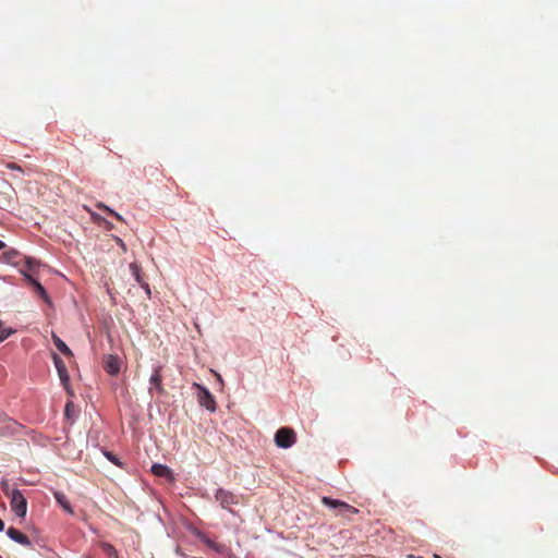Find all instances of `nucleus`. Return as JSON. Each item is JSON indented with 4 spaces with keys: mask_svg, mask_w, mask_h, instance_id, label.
I'll list each match as a JSON object with an SVG mask.
<instances>
[{
    "mask_svg": "<svg viewBox=\"0 0 558 558\" xmlns=\"http://www.w3.org/2000/svg\"><path fill=\"white\" fill-rule=\"evenodd\" d=\"M1 489L10 498L12 511L20 518H24L27 512V501L19 489H10L8 482L1 483Z\"/></svg>",
    "mask_w": 558,
    "mask_h": 558,
    "instance_id": "f257e3e1",
    "label": "nucleus"
},
{
    "mask_svg": "<svg viewBox=\"0 0 558 558\" xmlns=\"http://www.w3.org/2000/svg\"><path fill=\"white\" fill-rule=\"evenodd\" d=\"M322 502L326 507L333 509L336 515L343 517L348 520H350L353 514L359 513V509H356L355 507H353L344 501L333 499L331 497L324 496L322 498Z\"/></svg>",
    "mask_w": 558,
    "mask_h": 558,
    "instance_id": "f03ea898",
    "label": "nucleus"
},
{
    "mask_svg": "<svg viewBox=\"0 0 558 558\" xmlns=\"http://www.w3.org/2000/svg\"><path fill=\"white\" fill-rule=\"evenodd\" d=\"M275 442L279 448L288 449L296 442V434L291 427H281L275 434Z\"/></svg>",
    "mask_w": 558,
    "mask_h": 558,
    "instance_id": "7ed1b4c3",
    "label": "nucleus"
},
{
    "mask_svg": "<svg viewBox=\"0 0 558 558\" xmlns=\"http://www.w3.org/2000/svg\"><path fill=\"white\" fill-rule=\"evenodd\" d=\"M193 387L195 389H197L198 403L202 407H204L206 410H208L210 412H215L217 410V403H216L214 396L210 393V391L206 387H204L197 383H194Z\"/></svg>",
    "mask_w": 558,
    "mask_h": 558,
    "instance_id": "20e7f679",
    "label": "nucleus"
},
{
    "mask_svg": "<svg viewBox=\"0 0 558 558\" xmlns=\"http://www.w3.org/2000/svg\"><path fill=\"white\" fill-rule=\"evenodd\" d=\"M215 498L223 509L229 511H232V506L239 505V497L232 492L226 490L223 488L217 489Z\"/></svg>",
    "mask_w": 558,
    "mask_h": 558,
    "instance_id": "39448f33",
    "label": "nucleus"
},
{
    "mask_svg": "<svg viewBox=\"0 0 558 558\" xmlns=\"http://www.w3.org/2000/svg\"><path fill=\"white\" fill-rule=\"evenodd\" d=\"M162 366H157L154 368L150 377H149V385L148 392L150 396H154L156 392L158 396H161L165 393V388L162 386Z\"/></svg>",
    "mask_w": 558,
    "mask_h": 558,
    "instance_id": "423d86ee",
    "label": "nucleus"
},
{
    "mask_svg": "<svg viewBox=\"0 0 558 558\" xmlns=\"http://www.w3.org/2000/svg\"><path fill=\"white\" fill-rule=\"evenodd\" d=\"M52 360L63 387L69 390L70 376L63 360L56 353L52 354Z\"/></svg>",
    "mask_w": 558,
    "mask_h": 558,
    "instance_id": "0eeeda50",
    "label": "nucleus"
},
{
    "mask_svg": "<svg viewBox=\"0 0 558 558\" xmlns=\"http://www.w3.org/2000/svg\"><path fill=\"white\" fill-rule=\"evenodd\" d=\"M21 272L24 275L25 279L29 283V286L33 287L34 292L39 295L44 301L49 302L50 299L45 290V288L41 286L40 282H38L31 274H27L25 270H21Z\"/></svg>",
    "mask_w": 558,
    "mask_h": 558,
    "instance_id": "6e6552de",
    "label": "nucleus"
},
{
    "mask_svg": "<svg viewBox=\"0 0 558 558\" xmlns=\"http://www.w3.org/2000/svg\"><path fill=\"white\" fill-rule=\"evenodd\" d=\"M120 366H121V362L118 356L108 355L105 359L104 368L108 374H110L112 376L118 375L120 372Z\"/></svg>",
    "mask_w": 558,
    "mask_h": 558,
    "instance_id": "1a4fd4ad",
    "label": "nucleus"
},
{
    "mask_svg": "<svg viewBox=\"0 0 558 558\" xmlns=\"http://www.w3.org/2000/svg\"><path fill=\"white\" fill-rule=\"evenodd\" d=\"M7 534L12 541H14L23 546L28 547L32 545L31 539L25 534H23L22 532L16 530L15 527H9L7 531Z\"/></svg>",
    "mask_w": 558,
    "mask_h": 558,
    "instance_id": "9d476101",
    "label": "nucleus"
},
{
    "mask_svg": "<svg viewBox=\"0 0 558 558\" xmlns=\"http://www.w3.org/2000/svg\"><path fill=\"white\" fill-rule=\"evenodd\" d=\"M53 496H54L56 501L62 507V509L64 511H66L70 514L74 513L73 508H72L68 497L63 493L54 492Z\"/></svg>",
    "mask_w": 558,
    "mask_h": 558,
    "instance_id": "9b49d317",
    "label": "nucleus"
},
{
    "mask_svg": "<svg viewBox=\"0 0 558 558\" xmlns=\"http://www.w3.org/2000/svg\"><path fill=\"white\" fill-rule=\"evenodd\" d=\"M151 473L159 477L172 478V471L167 465L163 464H153Z\"/></svg>",
    "mask_w": 558,
    "mask_h": 558,
    "instance_id": "f8f14e48",
    "label": "nucleus"
},
{
    "mask_svg": "<svg viewBox=\"0 0 558 558\" xmlns=\"http://www.w3.org/2000/svg\"><path fill=\"white\" fill-rule=\"evenodd\" d=\"M52 340L56 345V348L65 356L72 357L73 353L70 350V348L66 345V343L61 340L56 333H52Z\"/></svg>",
    "mask_w": 558,
    "mask_h": 558,
    "instance_id": "ddd939ff",
    "label": "nucleus"
},
{
    "mask_svg": "<svg viewBox=\"0 0 558 558\" xmlns=\"http://www.w3.org/2000/svg\"><path fill=\"white\" fill-rule=\"evenodd\" d=\"M130 269H131L132 275L134 276L135 280L147 291V293H150L148 283H146L142 280L140 266L135 263H132L130 265Z\"/></svg>",
    "mask_w": 558,
    "mask_h": 558,
    "instance_id": "4468645a",
    "label": "nucleus"
},
{
    "mask_svg": "<svg viewBox=\"0 0 558 558\" xmlns=\"http://www.w3.org/2000/svg\"><path fill=\"white\" fill-rule=\"evenodd\" d=\"M100 548L105 555L112 558H118V553L111 544L102 542L100 543Z\"/></svg>",
    "mask_w": 558,
    "mask_h": 558,
    "instance_id": "2eb2a0df",
    "label": "nucleus"
},
{
    "mask_svg": "<svg viewBox=\"0 0 558 558\" xmlns=\"http://www.w3.org/2000/svg\"><path fill=\"white\" fill-rule=\"evenodd\" d=\"M19 253L14 250L7 251L2 254V260L10 264H17L15 260L16 257H19Z\"/></svg>",
    "mask_w": 558,
    "mask_h": 558,
    "instance_id": "dca6fc26",
    "label": "nucleus"
},
{
    "mask_svg": "<svg viewBox=\"0 0 558 558\" xmlns=\"http://www.w3.org/2000/svg\"><path fill=\"white\" fill-rule=\"evenodd\" d=\"M15 330L13 328L0 329V343L13 335Z\"/></svg>",
    "mask_w": 558,
    "mask_h": 558,
    "instance_id": "f3484780",
    "label": "nucleus"
},
{
    "mask_svg": "<svg viewBox=\"0 0 558 558\" xmlns=\"http://www.w3.org/2000/svg\"><path fill=\"white\" fill-rule=\"evenodd\" d=\"M38 262L33 259V258H26L25 259V265H26V268L28 271L31 272H34L35 271V268L38 266Z\"/></svg>",
    "mask_w": 558,
    "mask_h": 558,
    "instance_id": "a211bd4d",
    "label": "nucleus"
},
{
    "mask_svg": "<svg viewBox=\"0 0 558 558\" xmlns=\"http://www.w3.org/2000/svg\"><path fill=\"white\" fill-rule=\"evenodd\" d=\"M106 457H107V459H108L109 461H111L113 464H116V465H118V466H121V462L119 461V459H118L114 454H112V453H110V452H106Z\"/></svg>",
    "mask_w": 558,
    "mask_h": 558,
    "instance_id": "6ab92c4d",
    "label": "nucleus"
},
{
    "mask_svg": "<svg viewBox=\"0 0 558 558\" xmlns=\"http://www.w3.org/2000/svg\"><path fill=\"white\" fill-rule=\"evenodd\" d=\"M73 410H74L73 403L72 402H68L65 404V411H64L65 412V416L66 417H71Z\"/></svg>",
    "mask_w": 558,
    "mask_h": 558,
    "instance_id": "aec40b11",
    "label": "nucleus"
},
{
    "mask_svg": "<svg viewBox=\"0 0 558 558\" xmlns=\"http://www.w3.org/2000/svg\"><path fill=\"white\" fill-rule=\"evenodd\" d=\"M7 428H10V432L14 433L16 430V428H17V423L15 421L8 420L7 421Z\"/></svg>",
    "mask_w": 558,
    "mask_h": 558,
    "instance_id": "412c9836",
    "label": "nucleus"
},
{
    "mask_svg": "<svg viewBox=\"0 0 558 558\" xmlns=\"http://www.w3.org/2000/svg\"><path fill=\"white\" fill-rule=\"evenodd\" d=\"M98 207H99V208H102V209H105V210H107L109 214H111L112 216H114L118 220H122V217H121L118 213H116V211H113V210L109 209L107 206H105V205H98Z\"/></svg>",
    "mask_w": 558,
    "mask_h": 558,
    "instance_id": "4be33fe9",
    "label": "nucleus"
},
{
    "mask_svg": "<svg viewBox=\"0 0 558 558\" xmlns=\"http://www.w3.org/2000/svg\"><path fill=\"white\" fill-rule=\"evenodd\" d=\"M7 168L11 169V170H17V171H21V172L23 171L22 168L19 165L14 163V162L7 163Z\"/></svg>",
    "mask_w": 558,
    "mask_h": 558,
    "instance_id": "5701e85b",
    "label": "nucleus"
},
{
    "mask_svg": "<svg viewBox=\"0 0 558 558\" xmlns=\"http://www.w3.org/2000/svg\"><path fill=\"white\" fill-rule=\"evenodd\" d=\"M117 241H118V244L120 245V247H121L123 251H126V246H125L124 242H123L121 239H119V238L117 239Z\"/></svg>",
    "mask_w": 558,
    "mask_h": 558,
    "instance_id": "b1692460",
    "label": "nucleus"
},
{
    "mask_svg": "<svg viewBox=\"0 0 558 558\" xmlns=\"http://www.w3.org/2000/svg\"><path fill=\"white\" fill-rule=\"evenodd\" d=\"M4 530V522L0 519V532Z\"/></svg>",
    "mask_w": 558,
    "mask_h": 558,
    "instance_id": "393cba45",
    "label": "nucleus"
},
{
    "mask_svg": "<svg viewBox=\"0 0 558 558\" xmlns=\"http://www.w3.org/2000/svg\"><path fill=\"white\" fill-rule=\"evenodd\" d=\"M5 247V243L0 241V251L3 250Z\"/></svg>",
    "mask_w": 558,
    "mask_h": 558,
    "instance_id": "a878e982",
    "label": "nucleus"
},
{
    "mask_svg": "<svg viewBox=\"0 0 558 558\" xmlns=\"http://www.w3.org/2000/svg\"><path fill=\"white\" fill-rule=\"evenodd\" d=\"M7 434H8V433H7V432H4V429L1 427V428H0V435L4 436V435H7Z\"/></svg>",
    "mask_w": 558,
    "mask_h": 558,
    "instance_id": "bb28decb",
    "label": "nucleus"
},
{
    "mask_svg": "<svg viewBox=\"0 0 558 558\" xmlns=\"http://www.w3.org/2000/svg\"><path fill=\"white\" fill-rule=\"evenodd\" d=\"M2 325H3V323L0 320V329H2Z\"/></svg>",
    "mask_w": 558,
    "mask_h": 558,
    "instance_id": "cd10ccee",
    "label": "nucleus"
},
{
    "mask_svg": "<svg viewBox=\"0 0 558 558\" xmlns=\"http://www.w3.org/2000/svg\"><path fill=\"white\" fill-rule=\"evenodd\" d=\"M0 558H2V557L0 556Z\"/></svg>",
    "mask_w": 558,
    "mask_h": 558,
    "instance_id": "c85d7f7f",
    "label": "nucleus"
}]
</instances>
